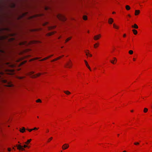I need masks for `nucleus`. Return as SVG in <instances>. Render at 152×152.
Returning a JSON list of instances; mask_svg holds the SVG:
<instances>
[{
    "mask_svg": "<svg viewBox=\"0 0 152 152\" xmlns=\"http://www.w3.org/2000/svg\"><path fill=\"white\" fill-rule=\"evenodd\" d=\"M113 59H114V61H110V62L113 64H114L115 63L114 62V61H115L116 62L117 61V59L116 58H113Z\"/></svg>",
    "mask_w": 152,
    "mask_h": 152,
    "instance_id": "nucleus-12",
    "label": "nucleus"
},
{
    "mask_svg": "<svg viewBox=\"0 0 152 152\" xmlns=\"http://www.w3.org/2000/svg\"><path fill=\"white\" fill-rule=\"evenodd\" d=\"M126 36V34H124L123 35V37H125Z\"/></svg>",
    "mask_w": 152,
    "mask_h": 152,
    "instance_id": "nucleus-37",
    "label": "nucleus"
},
{
    "mask_svg": "<svg viewBox=\"0 0 152 152\" xmlns=\"http://www.w3.org/2000/svg\"><path fill=\"white\" fill-rule=\"evenodd\" d=\"M109 19H113L112 18H110Z\"/></svg>",
    "mask_w": 152,
    "mask_h": 152,
    "instance_id": "nucleus-45",
    "label": "nucleus"
},
{
    "mask_svg": "<svg viewBox=\"0 0 152 152\" xmlns=\"http://www.w3.org/2000/svg\"><path fill=\"white\" fill-rule=\"evenodd\" d=\"M23 78V77H19V79H22Z\"/></svg>",
    "mask_w": 152,
    "mask_h": 152,
    "instance_id": "nucleus-35",
    "label": "nucleus"
},
{
    "mask_svg": "<svg viewBox=\"0 0 152 152\" xmlns=\"http://www.w3.org/2000/svg\"><path fill=\"white\" fill-rule=\"evenodd\" d=\"M101 37V35L100 34H99L97 35H95L94 37V40H97L100 39Z\"/></svg>",
    "mask_w": 152,
    "mask_h": 152,
    "instance_id": "nucleus-2",
    "label": "nucleus"
},
{
    "mask_svg": "<svg viewBox=\"0 0 152 152\" xmlns=\"http://www.w3.org/2000/svg\"><path fill=\"white\" fill-rule=\"evenodd\" d=\"M133 61H135V59L134 58H133Z\"/></svg>",
    "mask_w": 152,
    "mask_h": 152,
    "instance_id": "nucleus-38",
    "label": "nucleus"
},
{
    "mask_svg": "<svg viewBox=\"0 0 152 152\" xmlns=\"http://www.w3.org/2000/svg\"><path fill=\"white\" fill-rule=\"evenodd\" d=\"M25 129H26L24 127H23L22 129H20L19 131L20 132L23 133L25 132Z\"/></svg>",
    "mask_w": 152,
    "mask_h": 152,
    "instance_id": "nucleus-9",
    "label": "nucleus"
},
{
    "mask_svg": "<svg viewBox=\"0 0 152 152\" xmlns=\"http://www.w3.org/2000/svg\"><path fill=\"white\" fill-rule=\"evenodd\" d=\"M36 102H41V101L40 99H38L36 101Z\"/></svg>",
    "mask_w": 152,
    "mask_h": 152,
    "instance_id": "nucleus-23",
    "label": "nucleus"
},
{
    "mask_svg": "<svg viewBox=\"0 0 152 152\" xmlns=\"http://www.w3.org/2000/svg\"><path fill=\"white\" fill-rule=\"evenodd\" d=\"M39 128H37L36 127H34V129H33V130H37Z\"/></svg>",
    "mask_w": 152,
    "mask_h": 152,
    "instance_id": "nucleus-30",
    "label": "nucleus"
},
{
    "mask_svg": "<svg viewBox=\"0 0 152 152\" xmlns=\"http://www.w3.org/2000/svg\"><path fill=\"white\" fill-rule=\"evenodd\" d=\"M115 13V12H113V14H114V13Z\"/></svg>",
    "mask_w": 152,
    "mask_h": 152,
    "instance_id": "nucleus-39",
    "label": "nucleus"
},
{
    "mask_svg": "<svg viewBox=\"0 0 152 152\" xmlns=\"http://www.w3.org/2000/svg\"><path fill=\"white\" fill-rule=\"evenodd\" d=\"M23 147L24 148H26V147H28V148H29V147H28L27 145H24Z\"/></svg>",
    "mask_w": 152,
    "mask_h": 152,
    "instance_id": "nucleus-27",
    "label": "nucleus"
},
{
    "mask_svg": "<svg viewBox=\"0 0 152 152\" xmlns=\"http://www.w3.org/2000/svg\"><path fill=\"white\" fill-rule=\"evenodd\" d=\"M133 110H131V112H133Z\"/></svg>",
    "mask_w": 152,
    "mask_h": 152,
    "instance_id": "nucleus-41",
    "label": "nucleus"
},
{
    "mask_svg": "<svg viewBox=\"0 0 152 152\" xmlns=\"http://www.w3.org/2000/svg\"><path fill=\"white\" fill-rule=\"evenodd\" d=\"M6 80H4V82H5V83H6Z\"/></svg>",
    "mask_w": 152,
    "mask_h": 152,
    "instance_id": "nucleus-44",
    "label": "nucleus"
},
{
    "mask_svg": "<svg viewBox=\"0 0 152 152\" xmlns=\"http://www.w3.org/2000/svg\"><path fill=\"white\" fill-rule=\"evenodd\" d=\"M134 144L135 145H137L139 144V143L138 142H135Z\"/></svg>",
    "mask_w": 152,
    "mask_h": 152,
    "instance_id": "nucleus-31",
    "label": "nucleus"
},
{
    "mask_svg": "<svg viewBox=\"0 0 152 152\" xmlns=\"http://www.w3.org/2000/svg\"><path fill=\"white\" fill-rule=\"evenodd\" d=\"M54 34V33L53 32H52V33H50L49 34V35H52V34Z\"/></svg>",
    "mask_w": 152,
    "mask_h": 152,
    "instance_id": "nucleus-32",
    "label": "nucleus"
},
{
    "mask_svg": "<svg viewBox=\"0 0 152 152\" xmlns=\"http://www.w3.org/2000/svg\"><path fill=\"white\" fill-rule=\"evenodd\" d=\"M85 53H86V55L87 56H88V55H89V54H90L88 52H85Z\"/></svg>",
    "mask_w": 152,
    "mask_h": 152,
    "instance_id": "nucleus-29",
    "label": "nucleus"
},
{
    "mask_svg": "<svg viewBox=\"0 0 152 152\" xmlns=\"http://www.w3.org/2000/svg\"><path fill=\"white\" fill-rule=\"evenodd\" d=\"M53 139L52 137H50V138H49L48 141V142H49L50 140H51Z\"/></svg>",
    "mask_w": 152,
    "mask_h": 152,
    "instance_id": "nucleus-24",
    "label": "nucleus"
},
{
    "mask_svg": "<svg viewBox=\"0 0 152 152\" xmlns=\"http://www.w3.org/2000/svg\"><path fill=\"white\" fill-rule=\"evenodd\" d=\"M113 22V20H109L108 21V22L109 24H112V23Z\"/></svg>",
    "mask_w": 152,
    "mask_h": 152,
    "instance_id": "nucleus-16",
    "label": "nucleus"
},
{
    "mask_svg": "<svg viewBox=\"0 0 152 152\" xmlns=\"http://www.w3.org/2000/svg\"><path fill=\"white\" fill-rule=\"evenodd\" d=\"M71 38H72V37H69V38H67L65 41V43L66 42L69 40H70L71 39Z\"/></svg>",
    "mask_w": 152,
    "mask_h": 152,
    "instance_id": "nucleus-20",
    "label": "nucleus"
},
{
    "mask_svg": "<svg viewBox=\"0 0 152 152\" xmlns=\"http://www.w3.org/2000/svg\"><path fill=\"white\" fill-rule=\"evenodd\" d=\"M132 27L133 28H136V29H137V28H138V26L136 24H134V25H132Z\"/></svg>",
    "mask_w": 152,
    "mask_h": 152,
    "instance_id": "nucleus-10",
    "label": "nucleus"
},
{
    "mask_svg": "<svg viewBox=\"0 0 152 152\" xmlns=\"http://www.w3.org/2000/svg\"><path fill=\"white\" fill-rule=\"evenodd\" d=\"M88 33H89V31H88Z\"/></svg>",
    "mask_w": 152,
    "mask_h": 152,
    "instance_id": "nucleus-47",
    "label": "nucleus"
},
{
    "mask_svg": "<svg viewBox=\"0 0 152 152\" xmlns=\"http://www.w3.org/2000/svg\"><path fill=\"white\" fill-rule=\"evenodd\" d=\"M64 56L63 55L62 56H59V57H58L52 60L51 61L52 62H53L54 61H57V60H58V59H60V58H61V57H63Z\"/></svg>",
    "mask_w": 152,
    "mask_h": 152,
    "instance_id": "nucleus-6",
    "label": "nucleus"
},
{
    "mask_svg": "<svg viewBox=\"0 0 152 152\" xmlns=\"http://www.w3.org/2000/svg\"><path fill=\"white\" fill-rule=\"evenodd\" d=\"M31 140V139H30L29 140H27V141L25 142V143L26 144H28Z\"/></svg>",
    "mask_w": 152,
    "mask_h": 152,
    "instance_id": "nucleus-15",
    "label": "nucleus"
},
{
    "mask_svg": "<svg viewBox=\"0 0 152 152\" xmlns=\"http://www.w3.org/2000/svg\"><path fill=\"white\" fill-rule=\"evenodd\" d=\"M113 26L114 28L116 29H118V27L117 26H116L115 24H113Z\"/></svg>",
    "mask_w": 152,
    "mask_h": 152,
    "instance_id": "nucleus-18",
    "label": "nucleus"
},
{
    "mask_svg": "<svg viewBox=\"0 0 152 152\" xmlns=\"http://www.w3.org/2000/svg\"><path fill=\"white\" fill-rule=\"evenodd\" d=\"M126 8L127 10H129L130 9V7L128 5H127L126 6Z\"/></svg>",
    "mask_w": 152,
    "mask_h": 152,
    "instance_id": "nucleus-17",
    "label": "nucleus"
},
{
    "mask_svg": "<svg viewBox=\"0 0 152 152\" xmlns=\"http://www.w3.org/2000/svg\"><path fill=\"white\" fill-rule=\"evenodd\" d=\"M148 111V109L146 108H144L143 111L144 113H146Z\"/></svg>",
    "mask_w": 152,
    "mask_h": 152,
    "instance_id": "nucleus-19",
    "label": "nucleus"
},
{
    "mask_svg": "<svg viewBox=\"0 0 152 152\" xmlns=\"http://www.w3.org/2000/svg\"><path fill=\"white\" fill-rule=\"evenodd\" d=\"M66 65L67 66H68V67L69 68H70L72 65V63L71 61H70V62H67L66 64Z\"/></svg>",
    "mask_w": 152,
    "mask_h": 152,
    "instance_id": "nucleus-5",
    "label": "nucleus"
},
{
    "mask_svg": "<svg viewBox=\"0 0 152 152\" xmlns=\"http://www.w3.org/2000/svg\"><path fill=\"white\" fill-rule=\"evenodd\" d=\"M90 57H91L92 56V55L90 54H89L88 55Z\"/></svg>",
    "mask_w": 152,
    "mask_h": 152,
    "instance_id": "nucleus-36",
    "label": "nucleus"
},
{
    "mask_svg": "<svg viewBox=\"0 0 152 152\" xmlns=\"http://www.w3.org/2000/svg\"><path fill=\"white\" fill-rule=\"evenodd\" d=\"M132 31H133V33H134V34L136 35V34H137V31L135 30V29H133L132 30Z\"/></svg>",
    "mask_w": 152,
    "mask_h": 152,
    "instance_id": "nucleus-14",
    "label": "nucleus"
},
{
    "mask_svg": "<svg viewBox=\"0 0 152 152\" xmlns=\"http://www.w3.org/2000/svg\"><path fill=\"white\" fill-rule=\"evenodd\" d=\"M129 17H131L130 15H129Z\"/></svg>",
    "mask_w": 152,
    "mask_h": 152,
    "instance_id": "nucleus-43",
    "label": "nucleus"
},
{
    "mask_svg": "<svg viewBox=\"0 0 152 152\" xmlns=\"http://www.w3.org/2000/svg\"><path fill=\"white\" fill-rule=\"evenodd\" d=\"M83 19H87V16L86 15L83 16Z\"/></svg>",
    "mask_w": 152,
    "mask_h": 152,
    "instance_id": "nucleus-26",
    "label": "nucleus"
},
{
    "mask_svg": "<svg viewBox=\"0 0 152 152\" xmlns=\"http://www.w3.org/2000/svg\"><path fill=\"white\" fill-rule=\"evenodd\" d=\"M16 146L17 147V149L19 150H21L22 151H24L25 150L23 146H21L20 145H17Z\"/></svg>",
    "mask_w": 152,
    "mask_h": 152,
    "instance_id": "nucleus-3",
    "label": "nucleus"
},
{
    "mask_svg": "<svg viewBox=\"0 0 152 152\" xmlns=\"http://www.w3.org/2000/svg\"><path fill=\"white\" fill-rule=\"evenodd\" d=\"M17 19H20L19 18H17Z\"/></svg>",
    "mask_w": 152,
    "mask_h": 152,
    "instance_id": "nucleus-48",
    "label": "nucleus"
},
{
    "mask_svg": "<svg viewBox=\"0 0 152 152\" xmlns=\"http://www.w3.org/2000/svg\"><path fill=\"white\" fill-rule=\"evenodd\" d=\"M129 53L130 54L132 55L133 54V52L132 50H129Z\"/></svg>",
    "mask_w": 152,
    "mask_h": 152,
    "instance_id": "nucleus-21",
    "label": "nucleus"
},
{
    "mask_svg": "<svg viewBox=\"0 0 152 152\" xmlns=\"http://www.w3.org/2000/svg\"><path fill=\"white\" fill-rule=\"evenodd\" d=\"M140 13V11L139 10H135V15H138Z\"/></svg>",
    "mask_w": 152,
    "mask_h": 152,
    "instance_id": "nucleus-8",
    "label": "nucleus"
},
{
    "mask_svg": "<svg viewBox=\"0 0 152 152\" xmlns=\"http://www.w3.org/2000/svg\"><path fill=\"white\" fill-rule=\"evenodd\" d=\"M98 44H99L98 43H96V44H95L94 45V48H96L98 46Z\"/></svg>",
    "mask_w": 152,
    "mask_h": 152,
    "instance_id": "nucleus-22",
    "label": "nucleus"
},
{
    "mask_svg": "<svg viewBox=\"0 0 152 152\" xmlns=\"http://www.w3.org/2000/svg\"><path fill=\"white\" fill-rule=\"evenodd\" d=\"M48 59V58H47V57H46V58H45L42 59L41 60V61H44V60H45L47 59Z\"/></svg>",
    "mask_w": 152,
    "mask_h": 152,
    "instance_id": "nucleus-25",
    "label": "nucleus"
},
{
    "mask_svg": "<svg viewBox=\"0 0 152 152\" xmlns=\"http://www.w3.org/2000/svg\"><path fill=\"white\" fill-rule=\"evenodd\" d=\"M123 152H126V151H123Z\"/></svg>",
    "mask_w": 152,
    "mask_h": 152,
    "instance_id": "nucleus-40",
    "label": "nucleus"
},
{
    "mask_svg": "<svg viewBox=\"0 0 152 152\" xmlns=\"http://www.w3.org/2000/svg\"><path fill=\"white\" fill-rule=\"evenodd\" d=\"M49 132V130H47V132Z\"/></svg>",
    "mask_w": 152,
    "mask_h": 152,
    "instance_id": "nucleus-42",
    "label": "nucleus"
},
{
    "mask_svg": "<svg viewBox=\"0 0 152 152\" xmlns=\"http://www.w3.org/2000/svg\"><path fill=\"white\" fill-rule=\"evenodd\" d=\"M53 56V55H51L48 57L47 58H48L51 57L52 56Z\"/></svg>",
    "mask_w": 152,
    "mask_h": 152,
    "instance_id": "nucleus-33",
    "label": "nucleus"
},
{
    "mask_svg": "<svg viewBox=\"0 0 152 152\" xmlns=\"http://www.w3.org/2000/svg\"><path fill=\"white\" fill-rule=\"evenodd\" d=\"M64 92L67 95H69L71 94V93L69 91H64Z\"/></svg>",
    "mask_w": 152,
    "mask_h": 152,
    "instance_id": "nucleus-13",
    "label": "nucleus"
},
{
    "mask_svg": "<svg viewBox=\"0 0 152 152\" xmlns=\"http://www.w3.org/2000/svg\"><path fill=\"white\" fill-rule=\"evenodd\" d=\"M27 130H28L29 132H31V131L33 130V129H27Z\"/></svg>",
    "mask_w": 152,
    "mask_h": 152,
    "instance_id": "nucleus-28",
    "label": "nucleus"
},
{
    "mask_svg": "<svg viewBox=\"0 0 152 152\" xmlns=\"http://www.w3.org/2000/svg\"><path fill=\"white\" fill-rule=\"evenodd\" d=\"M34 73V72L33 71H31L29 73V75H31V77L32 78H35L37 77H38L41 75V74L40 73H39L37 74L36 75H32Z\"/></svg>",
    "mask_w": 152,
    "mask_h": 152,
    "instance_id": "nucleus-1",
    "label": "nucleus"
},
{
    "mask_svg": "<svg viewBox=\"0 0 152 152\" xmlns=\"http://www.w3.org/2000/svg\"><path fill=\"white\" fill-rule=\"evenodd\" d=\"M84 61L85 63V64H86V66H87V67L88 68V69L90 70L91 71V68L89 66L87 61H86V60H84Z\"/></svg>",
    "mask_w": 152,
    "mask_h": 152,
    "instance_id": "nucleus-7",
    "label": "nucleus"
},
{
    "mask_svg": "<svg viewBox=\"0 0 152 152\" xmlns=\"http://www.w3.org/2000/svg\"><path fill=\"white\" fill-rule=\"evenodd\" d=\"M119 134H118V136H119Z\"/></svg>",
    "mask_w": 152,
    "mask_h": 152,
    "instance_id": "nucleus-46",
    "label": "nucleus"
},
{
    "mask_svg": "<svg viewBox=\"0 0 152 152\" xmlns=\"http://www.w3.org/2000/svg\"><path fill=\"white\" fill-rule=\"evenodd\" d=\"M6 86L8 87H11L13 86V84L10 83H8Z\"/></svg>",
    "mask_w": 152,
    "mask_h": 152,
    "instance_id": "nucleus-11",
    "label": "nucleus"
},
{
    "mask_svg": "<svg viewBox=\"0 0 152 152\" xmlns=\"http://www.w3.org/2000/svg\"><path fill=\"white\" fill-rule=\"evenodd\" d=\"M8 151H11V148H9L8 149Z\"/></svg>",
    "mask_w": 152,
    "mask_h": 152,
    "instance_id": "nucleus-34",
    "label": "nucleus"
},
{
    "mask_svg": "<svg viewBox=\"0 0 152 152\" xmlns=\"http://www.w3.org/2000/svg\"><path fill=\"white\" fill-rule=\"evenodd\" d=\"M69 145L67 144H65L62 147V148L63 150H65L68 148Z\"/></svg>",
    "mask_w": 152,
    "mask_h": 152,
    "instance_id": "nucleus-4",
    "label": "nucleus"
}]
</instances>
